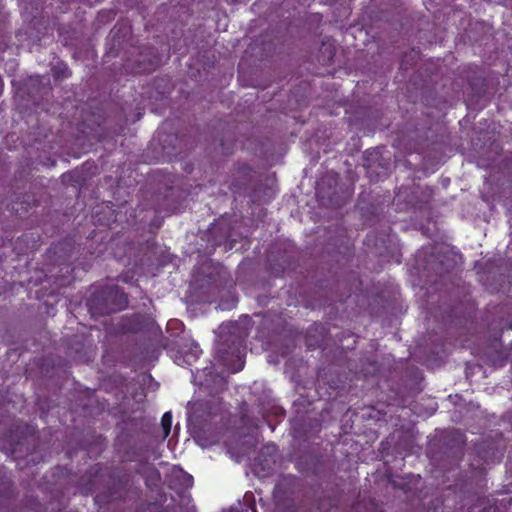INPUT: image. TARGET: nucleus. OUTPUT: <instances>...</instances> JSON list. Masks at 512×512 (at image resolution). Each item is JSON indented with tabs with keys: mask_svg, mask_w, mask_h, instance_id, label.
Returning <instances> with one entry per match:
<instances>
[{
	"mask_svg": "<svg viewBox=\"0 0 512 512\" xmlns=\"http://www.w3.org/2000/svg\"><path fill=\"white\" fill-rule=\"evenodd\" d=\"M201 349H200V346L198 344H193L190 348V351L189 353H186V357H188V359H192V360H196L199 358V355L201 354Z\"/></svg>",
	"mask_w": 512,
	"mask_h": 512,
	"instance_id": "a211bd4d",
	"label": "nucleus"
},
{
	"mask_svg": "<svg viewBox=\"0 0 512 512\" xmlns=\"http://www.w3.org/2000/svg\"><path fill=\"white\" fill-rule=\"evenodd\" d=\"M243 365H241L236 371L242 370Z\"/></svg>",
	"mask_w": 512,
	"mask_h": 512,
	"instance_id": "b1692460",
	"label": "nucleus"
},
{
	"mask_svg": "<svg viewBox=\"0 0 512 512\" xmlns=\"http://www.w3.org/2000/svg\"><path fill=\"white\" fill-rule=\"evenodd\" d=\"M43 163H44V164H47V165H49V166H54V164H55L56 162L51 161V162H43Z\"/></svg>",
	"mask_w": 512,
	"mask_h": 512,
	"instance_id": "4be33fe9",
	"label": "nucleus"
},
{
	"mask_svg": "<svg viewBox=\"0 0 512 512\" xmlns=\"http://www.w3.org/2000/svg\"><path fill=\"white\" fill-rule=\"evenodd\" d=\"M481 512H496V508H492V507H490V508H488V509H487V508H485V509H483Z\"/></svg>",
	"mask_w": 512,
	"mask_h": 512,
	"instance_id": "412c9836",
	"label": "nucleus"
},
{
	"mask_svg": "<svg viewBox=\"0 0 512 512\" xmlns=\"http://www.w3.org/2000/svg\"><path fill=\"white\" fill-rule=\"evenodd\" d=\"M81 132L86 134V137L89 139H94L97 141H101L105 138L107 133V127L104 123H98L96 126H89L85 121L83 122V128H81Z\"/></svg>",
	"mask_w": 512,
	"mask_h": 512,
	"instance_id": "6e6552de",
	"label": "nucleus"
},
{
	"mask_svg": "<svg viewBox=\"0 0 512 512\" xmlns=\"http://www.w3.org/2000/svg\"><path fill=\"white\" fill-rule=\"evenodd\" d=\"M50 90L49 79L47 77L36 76L30 79L28 94L34 104H38L45 95L49 94Z\"/></svg>",
	"mask_w": 512,
	"mask_h": 512,
	"instance_id": "423d86ee",
	"label": "nucleus"
},
{
	"mask_svg": "<svg viewBox=\"0 0 512 512\" xmlns=\"http://www.w3.org/2000/svg\"><path fill=\"white\" fill-rule=\"evenodd\" d=\"M18 201H20V198H17L16 204H17V205H18V204H20V205H21V202H20V203H18Z\"/></svg>",
	"mask_w": 512,
	"mask_h": 512,
	"instance_id": "5701e85b",
	"label": "nucleus"
},
{
	"mask_svg": "<svg viewBox=\"0 0 512 512\" xmlns=\"http://www.w3.org/2000/svg\"><path fill=\"white\" fill-rule=\"evenodd\" d=\"M338 180V174L327 175L317 187V196L322 200L326 199L332 208L342 207L353 194V190L348 186L338 187Z\"/></svg>",
	"mask_w": 512,
	"mask_h": 512,
	"instance_id": "7ed1b4c3",
	"label": "nucleus"
},
{
	"mask_svg": "<svg viewBox=\"0 0 512 512\" xmlns=\"http://www.w3.org/2000/svg\"><path fill=\"white\" fill-rule=\"evenodd\" d=\"M131 26L127 22H117L107 36V55L117 56L131 38Z\"/></svg>",
	"mask_w": 512,
	"mask_h": 512,
	"instance_id": "20e7f679",
	"label": "nucleus"
},
{
	"mask_svg": "<svg viewBox=\"0 0 512 512\" xmlns=\"http://www.w3.org/2000/svg\"><path fill=\"white\" fill-rule=\"evenodd\" d=\"M232 145V142L225 143L223 139H220L217 143V146L215 145L214 150L226 156L230 154Z\"/></svg>",
	"mask_w": 512,
	"mask_h": 512,
	"instance_id": "f3484780",
	"label": "nucleus"
},
{
	"mask_svg": "<svg viewBox=\"0 0 512 512\" xmlns=\"http://www.w3.org/2000/svg\"><path fill=\"white\" fill-rule=\"evenodd\" d=\"M371 242H374V245L377 246L375 236L372 233H369L366 237V243L369 245Z\"/></svg>",
	"mask_w": 512,
	"mask_h": 512,
	"instance_id": "6ab92c4d",
	"label": "nucleus"
},
{
	"mask_svg": "<svg viewBox=\"0 0 512 512\" xmlns=\"http://www.w3.org/2000/svg\"><path fill=\"white\" fill-rule=\"evenodd\" d=\"M161 56L151 45H130L125 51L123 67L126 72L142 74L151 73L160 65Z\"/></svg>",
	"mask_w": 512,
	"mask_h": 512,
	"instance_id": "f03ea898",
	"label": "nucleus"
},
{
	"mask_svg": "<svg viewBox=\"0 0 512 512\" xmlns=\"http://www.w3.org/2000/svg\"><path fill=\"white\" fill-rule=\"evenodd\" d=\"M13 502V493L10 488L0 491V512H8Z\"/></svg>",
	"mask_w": 512,
	"mask_h": 512,
	"instance_id": "f8f14e48",
	"label": "nucleus"
},
{
	"mask_svg": "<svg viewBox=\"0 0 512 512\" xmlns=\"http://www.w3.org/2000/svg\"><path fill=\"white\" fill-rule=\"evenodd\" d=\"M94 224L110 226L116 220L115 211L108 205L97 206L93 213Z\"/></svg>",
	"mask_w": 512,
	"mask_h": 512,
	"instance_id": "0eeeda50",
	"label": "nucleus"
},
{
	"mask_svg": "<svg viewBox=\"0 0 512 512\" xmlns=\"http://www.w3.org/2000/svg\"><path fill=\"white\" fill-rule=\"evenodd\" d=\"M419 56V52L415 49H412L408 53H405L401 58L400 68L401 69H408L409 66L413 65Z\"/></svg>",
	"mask_w": 512,
	"mask_h": 512,
	"instance_id": "4468645a",
	"label": "nucleus"
},
{
	"mask_svg": "<svg viewBox=\"0 0 512 512\" xmlns=\"http://www.w3.org/2000/svg\"><path fill=\"white\" fill-rule=\"evenodd\" d=\"M389 164H390V162H376V161L366 162V164L364 165V168H365L366 174L369 176V178L372 181H378L381 178L380 175L377 174V176L375 178H373L371 172L377 168L386 170V169H388Z\"/></svg>",
	"mask_w": 512,
	"mask_h": 512,
	"instance_id": "ddd939ff",
	"label": "nucleus"
},
{
	"mask_svg": "<svg viewBox=\"0 0 512 512\" xmlns=\"http://www.w3.org/2000/svg\"><path fill=\"white\" fill-rule=\"evenodd\" d=\"M335 56V46L329 42H322L320 47L319 61L324 64L330 63Z\"/></svg>",
	"mask_w": 512,
	"mask_h": 512,
	"instance_id": "9b49d317",
	"label": "nucleus"
},
{
	"mask_svg": "<svg viewBox=\"0 0 512 512\" xmlns=\"http://www.w3.org/2000/svg\"><path fill=\"white\" fill-rule=\"evenodd\" d=\"M17 445L18 444H15L14 446H12L9 450H5L4 448L2 449L3 452H5L6 454H11V455H14L16 452H17Z\"/></svg>",
	"mask_w": 512,
	"mask_h": 512,
	"instance_id": "aec40b11",
	"label": "nucleus"
},
{
	"mask_svg": "<svg viewBox=\"0 0 512 512\" xmlns=\"http://www.w3.org/2000/svg\"><path fill=\"white\" fill-rule=\"evenodd\" d=\"M51 75L55 81L61 82L71 76V71L64 62L58 61L52 65Z\"/></svg>",
	"mask_w": 512,
	"mask_h": 512,
	"instance_id": "1a4fd4ad",
	"label": "nucleus"
},
{
	"mask_svg": "<svg viewBox=\"0 0 512 512\" xmlns=\"http://www.w3.org/2000/svg\"><path fill=\"white\" fill-rule=\"evenodd\" d=\"M37 205H38V203H37V201H36L34 198H32V201H31V202H30L29 200H25V199H23V200L21 201V208H19V207H13V209L15 210V212H16L18 215L22 216V215H24V214L28 213L29 208H31L32 206H34V207H35V206H37Z\"/></svg>",
	"mask_w": 512,
	"mask_h": 512,
	"instance_id": "dca6fc26",
	"label": "nucleus"
},
{
	"mask_svg": "<svg viewBox=\"0 0 512 512\" xmlns=\"http://www.w3.org/2000/svg\"><path fill=\"white\" fill-rule=\"evenodd\" d=\"M172 413L170 411L165 412L161 418V427L163 430V439H166L171 431L172 427Z\"/></svg>",
	"mask_w": 512,
	"mask_h": 512,
	"instance_id": "2eb2a0df",
	"label": "nucleus"
},
{
	"mask_svg": "<svg viewBox=\"0 0 512 512\" xmlns=\"http://www.w3.org/2000/svg\"><path fill=\"white\" fill-rule=\"evenodd\" d=\"M61 179L64 184L79 188H81L85 182V178L78 170L62 174Z\"/></svg>",
	"mask_w": 512,
	"mask_h": 512,
	"instance_id": "9d476101",
	"label": "nucleus"
},
{
	"mask_svg": "<svg viewBox=\"0 0 512 512\" xmlns=\"http://www.w3.org/2000/svg\"><path fill=\"white\" fill-rule=\"evenodd\" d=\"M26 237V235H22V237L20 238V240H24V238Z\"/></svg>",
	"mask_w": 512,
	"mask_h": 512,
	"instance_id": "393cba45",
	"label": "nucleus"
},
{
	"mask_svg": "<svg viewBox=\"0 0 512 512\" xmlns=\"http://www.w3.org/2000/svg\"><path fill=\"white\" fill-rule=\"evenodd\" d=\"M158 176L163 177L165 185V194L163 196V203L159 204L157 210H175L177 208L178 198L181 196L180 193L177 195L174 193L173 184L179 179L172 174L157 173Z\"/></svg>",
	"mask_w": 512,
	"mask_h": 512,
	"instance_id": "39448f33",
	"label": "nucleus"
},
{
	"mask_svg": "<svg viewBox=\"0 0 512 512\" xmlns=\"http://www.w3.org/2000/svg\"><path fill=\"white\" fill-rule=\"evenodd\" d=\"M127 305V295L117 285L95 287L87 300L88 310L93 317L124 310Z\"/></svg>",
	"mask_w": 512,
	"mask_h": 512,
	"instance_id": "f257e3e1",
	"label": "nucleus"
}]
</instances>
